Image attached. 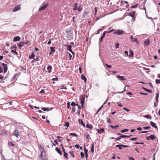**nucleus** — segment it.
<instances>
[{"label":"nucleus","instance_id":"obj_30","mask_svg":"<svg viewBox=\"0 0 160 160\" xmlns=\"http://www.w3.org/2000/svg\"><path fill=\"white\" fill-rule=\"evenodd\" d=\"M82 8L81 6H80L79 8H77V10L79 12H80L82 11Z\"/></svg>","mask_w":160,"mask_h":160},{"label":"nucleus","instance_id":"obj_8","mask_svg":"<svg viewBox=\"0 0 160 160\" xmlns=\"http://www.w3.org/2000/svg\"><path fill=\"white\" fill-rule=\"evenodd\" d=\"M2 66H3L4 68V73H6L8 70V68L7 67V65L6 64L2 63Z\"/></svg>","mask_w":160,"mask_h":160},{"label":"nucleus","instance_id":"obj_29","mask_svg":"<svg viewBox=\"0 0 160 160\" xmlns=\"http://www.w3.org/2000/svg\"><path fill=\"white\" fill-rule=\"evenodd\" d=\"M144 90H145L146 91L149 93H152V91L151 90H149L148 89L145 88H144Z\"/></svg>","mask_w":160,"mask_h":160},{"label":"nucleus","instance_id":"obj_41","mask_svg":"<svg viewBox=\"0 0 160 160\" xmlns=\"http://www.w3.org/2000/svg\"><path fill=\"white\" fill-rule=\"evenodd\" d=\"M103 105H102L98 109V111H97V113H98V112H99L100 110L102 109V108L103 107Z\"/></svg>","mask_w":160,"mask_h":160},{"label":"nucleus","instance_id":"obj_7","mask_svg":"<svg viewBox=\"0 0 160 160\" xmlns=\"http://www.w3.org/2000/svg\"><path fill=\"white\" fill-rule=\"evenodd\" d=\"M146 138L148 140H154L155 138V137L154 135H151L149 137H147Z\"/></svg>","mask_w":160,"mask_h":160},{"label":"nucleus","instance_id":"obj_11","mask_svg":"<svg viewBox=\"0 0 160 160\" xmlns=\"http://www.w3.org/2000/svg\"><path fill=\"white\" fill-rule=\"evenodd\" d=\"M52 68L51 66L48 65L47 68V69L48 73H50L52 72Z\"/></svg>","mask_w":160,"mask_h":160},{"label":"nucleus","instance_id":"obj_59","mask_svg":"<svg viewBox=\"0 0 160 160\" xmlns=\"http://www.w3.org/2000/svg\"><path fill=\"white\" fill-rule=\"evenodd\" d=\"M138 4H136V5H133L132 6L131 8H135L137 6Z\"/></svg>","mask_w":160,"mask_h":160},{"label":"nucleus","instance_id":"obj_49","mask_svg":"<svg viewBox=\"0 0 160 160\" xmlns=\"http://www.w3.org/2000/svg\"><path fill=\"white\" fill-rule=\"evenodd\" d=\"M119 44L118 43H117L116 44L115 47L116 48H119Z\"/></svg>","mask_w":160,"mask_h":160},{"label":"nucleus","instance_id":"obj_28","mask_svg":"<svg viewBox=\"0 0 160 160\" xmlns=\"http://www.w3.org/2000/svg\"><path fill=\"white\" fill-rule=\"evenodd\" d=\"M70 155L72 157H74L75 156L73 151H70Z\"/></svg>","mask_w":160,"mask_h":160},{"label":"nucleus","instance_id":"obj_63","mask_svg":"<svg viewBox=\"0 0 160 160\" xmlns=\"http://www.w3.org/2000/svg\"><path fill=\"white\" fill-rule=\"evenodd\" d=\"M70 107V103L69 102H68L67 103V107L68 108H69Z\"/></svg>","mask_w":160,"mask_h":160},{"label":"nucleus","instance_id":"obj_34","mask_svg":"<svg viewBox=\"0 0 160 160\" xmlns=\"http://www.w3.org/2000/svg\"><path fill=\"white\" fill-rule=\"evenodd\" d=\"M116 147H118L120 149H122V145H117L116 146Z\"/></svg>","mask_w":160,"mask_h":160},{"label":"nucleus","instance_id":"obj_43","mask_svg":"<svg viewBox=\"0 0 160 160\" xmlns=\"http://www.w3.org/2000/svg\"><path fill=\"white\" fill-rule=\"evenodd\" d=\"M11 52H12L13 53H14L16 55H17L18 54V52H16V51L15 50H12Z\"/></svg>","mask_w":160,"mask_h":160},{"label":"nucleus","instance_id":"obj_12","mask_svg":"<svg viewBox=\"0 0 160 160\" xmlns=\"http://www.w3.org/2000/svg\"><path fill=\"white\" fill-rule=\"evenodd\" d=\"M117 77L118 78H119V80L120 81H124L126 79V78H124V76H120L118 75L117 76Z\"/></svg>","mask_w":160,"mask_h":160},{"label":"nucleus","instance_id":"obj_25","mask_svg":"<svg viewBox=\"0 0 160 160\" xmlns=\"http://www.w3.org/2000/svg\"><path fill=\"white\" fill-rule=\"evenodd\" d=\"M8 144L10 146L12 147L14 146V144L12 142H9Z\"/></svg>","mask_w":160,"mask_h":160},{"label":"nucleus","instance_id":"obj_61","mask_svg":"<svg viewBox=\"0 0 160 160\" xmlns=\"http://www.w3.org/2000/svg\"><path fill=\"white\" fill-rule=\"evenodd\" d=\"M81 106H80V105L79 106H78V110H81Z\"/></svg>","mask_w":160,"mask_h":160},{"label":"nucleus","instance_id":"obj_26","mask_svg":"<svg viewBox=\"0 0 160 160\" xmlns=\"http://www.w3.org/2000/svg\"><path fill=\"white\" fill-rule=\"evenodd\" d=\"M106 33H107V32L106 31H104V32L102 33V36L101 37V39H102L104 38V37H105V36Z\"/></svg>","mask_w":160,"mask_h":160},{"label":"nucleus","instance_id":"obj_60","mask_svg":"<svg viewBox=\"0 0 160 160\" xmlns=\"http://www.w3.org/2000/svg\"><path fill=\"white\" fill-rule=\"evenodd\" d=\"M75 111V108L73 107L72 108V111L74 112Z\"/></svg>","mask_w":160,"mask_h":160},{"label":"nucleus","instance_id":"obj_1","mask_svg":"<svg viewBox=\"0 0 160 160\" xmlns=\"http://www.w3.org/2000/svg\"><path fill=\"white\" fill-rule=\"evenodd\" d=\"M124 33V31L122 30H115L113 32V34H117L119 35L123 34Z\"/></svg>","mask_w":160,"mask_h":160},{"label":"nucleus","instance_id":"obj_58","mask_svg":"<svg viewBox=\"0 0 160 160\" xmlns=\"http://www.w3.org/2000/svg\"><path fill=\"white\" fill-rule=\"evenodd\" d=\"M129 160H135L132 157H129Z\"/></svg>","mask_w":160,"mask_h":160},{"label":"nucleus","instance_id":"obj_21","mask_svg":"<svg viewBox=\"0 0 160 160\" xmlns=\"http://www.w3.org/2000/svg\"><path fill=\"white\" fill-rule=\"evenodd\" d=\"M143 117L149 119H151L152 118L149 115H144L143 116Z\"/></svg>","mask_w":160,"mask_h":160},{"label":"nucleus","instance_id":"obj_56","mask_svg":"<svg viewBox=\"0 0 160 160\" xmlns=\"http://www.w3.org/2000/svg\"><path fill=\"white\" fill-rule=\"evenodd\" d=\"M45 152H42L41 154V157H42V158H43L44 157H42L43 156V154L44 153V154Z\"/></svg>","mask_w":160,"mask_h":160},{"label":"nucleus","instance_id":"obj_42","mask_svg":"<svg viewBox=\"0 0 160 160\" xmlns=\"http://www.w3.org/2000/svg\"><path fill=\"white\" fill-rule=\"evenodd\" d=\"M107 122L109 123H111V120L109 118H107Z\"/></svg>","mask_w":160,"mask_h":160},{"label":"nucleus","instance_id":"obj_35","mask_svg":"<svg viewBox=\"0 0 160 160\" xmlns=\"http://www.w3.org/2000/svg\"><path fill=\"white\" fill-rule=\"evenodd\" d=\"M69 134L72 136H73L75 137H78V135L75 133H70Z\"/></svg>","mask_w":160,"mask_h":160},{"label":"nucleus","instance_id":"obj_6","mask_svg":"<svg viewBox=\"0 0 160 160\" xmlns=\"http://www.w3.org/2000/svg\"><path fill=\"white\" fill-rule=\"evenodd\" d=\"M135 13V11H133L131 13H129V15L133 19H134L133 21H134L135 20V18H134V15Z\"/></svg>","mask_w":160,"mask_h":160},{"label":"nucleus","instance_id":"obj_27","mask_svg":"<svg viewBox=\"0 0 160 160\" xmlns=\"http://www.w3.org/2000/svg\"><path fill=\"white\" fill-rule=\"evenodd\" d=\"M41 109L43 111H49V108H41Z\"/></svg>","mask_w":160,"mask_h":160},{"label":"nucleus","instance_id":"obj_32","mask_svg":"<svg viewBox=\"0 0 160 160\" xmlns=\"http://www.w3.org/2000/svg\"><path fill=\"white\" fill-rule=\"evenodd\" d=\"M69 122H66L64 124V126H66L67 127V128H68L69 127ZM67 128H66V129H67Z\"/></svg>","mask_w":160,"mask_h":160},{"label":"nucleus","instance_id":"obj_13","mask_svg":"<svg viewBox=\"0 0 160 160\" xmlns=\"http://www.w3.org/2000/svg\"><path fill=\"white\" fill-rule=\"evenodd\" d=\"M21 39V38L19 36H16L14 38L13 41H19Z\"/></svg>","mask_w":160,"mask_h":160},{"label":"nucleus","instance_id":"obj_54","mask_svg":"<svg viewBox=\"0 0 160 160\" xmlns=\"http://www.w3.org/2000/svg\"><path fill=\"white\" fill-rule=\"evenodd\" d=\"M150 128V127H143V128L145 129H149Z\"/></svg>","mask_w":160,"mask_h":160},{"label":"nucleus","instance_id":"obj_14","mask_svg":"<svg viewBox=\"0 0 160 160\" xmlns=\"http://www.w3.org/2000/svg\"><path fill=\"white\" fill-rule=\"evenodd\" d=\"M159 93L158 92H157L156 93V97L155 98V100L158 103V99L159 98Z\"/></svg>","mask_w":160,"mask_h":160},{"label":"nucleus","instance_id":"obj_5","mask_svg":"<svg viewBox=\"0 0 160 160\" xmlns=\"http://www.w3.org/2000/svg\"><path fill=\"white\" fill-rule=\"evenodd\" d=\"M21 9V8L20 5H18L16 6L13 10V12L17 11Z\"/></svg>","mask_w":160,"mask_h":160},{"label":"nucleus","instance_id":"obj_9","mask_svg":"<svg viewBox=\"0 0 160 160\" xmlns=\"http://www.w3.org/2000/svg\"><path fill=\"white\" fill-rule=\"evenodd\" d=\"M130 39L131 41L133 42H136L137 44H138V42L137 40V39L136 38H133V36L132 35L130 37Z\"/></svg>","mask_w":160,"mask_h":160},{"label":"nucleus","instance_id":"obj_31","mask_svg":"<svg viewBox=\"0 0 160 160\" xmlns=\"http://www.w3.org/2000/svg\"><path fill=\"white\" fill-rule=\"evenodd\" d=\"M77 3H75L74 4V8H73V10H77Z\"/></svg>","mask_w":160,"mask_h":160},{"label":"nucleus","instance_id":"obj_48","mask_svg":"<svg viewBox=\"0 0 160 160\" xmlns=\"http://www.w3.org/2000/svg\"><path fill=\"white\" fill-rule=\"evenodd\" d=\"M130 52L131 53V55H129V56L130 57H132L133 55V52L131 50H130Z\"/></svg>","mask_w":160,"mask_h":160},{"label":"nucleus","instance_id":"obj_37","mask_svg":"<svg viewBox=\"0 0 160 160\" xmlns=\"http://www.w3.org/2000/svg\"><path fill=\"white\" fill-rule=\"evenodd\" d=\"M64 156L67 158V159H68V154L66 153L65 152H64Z\"/></svg>","mask_w":160,"mask_h":160},{"label":"nucleus","instance_id":"obj_10","mask_svg":"<svg viewBox=\"0 0 160 160\" xmlns=\"http://www.w3.org/2000/svg\"><path fill=\"white\" fill-rule=\"evenodd\" d=\"M24 42H20L17 45L19 48H22L24 45Z\"/></svg>","mask_w":160,"mask_h":160},{"label":"nucleus","instance_id":"obj_51","mask_svg":"<svg viewBox=\"0 0 160 160\" xmlns=\"http://www.w3.org/2000/svg\"><path fill=\"white\" fill-rule=\"evenodd\" d=\"M126 137V136L125 135H121L120 137V138H125Z\"/></svg>","mask_w":160,"mask_h":160},{"label":"nucleus","instance_id":"obj_17","mask_svg":"<svg viewBox=\"0 0 160 160\" xmlns=\"http://www.w3.org/2000/svg\"><path fill=\"white\" fill-rule=\"evenodd\" d=\"M56 151L60 155L62 154V152L57 147H56L55 148Z\"/></svg>","mask_w":160,"mask_h":160},{"label":"nucleus","instance_id":"obj_20","mask_svg":"<svg viewBox=\"0 0 160 160\" xmlns=\"http://www.w3.org/2000/svg\"><path fill=\"white\" fill-rule=\"evenodd\" d=\"M84 98H83L82 99H81V101H80V103L82 105V107H83L84 106Z\"/></svg>","mask_w":160,"mask_h":160},{"label":"nucleus","instance_id":"obj_24","mask_svg":"<svg viewBox=\"0 0 160 160\" xmlns=\"http://www.w3.org/2000/svg\"><path fill=\"white\" fill-rule=\"evenodd\" d=\"M94 144L93 143H92V147L91 148V151L92 153L94 152Z\"/></svg>","mask_w":160,"mask_h":160},{"label":"nucleus","instance_id":"obj_52","mask_svg":"<svg viewBox=\"0 0 160 160\" xmlns=\"http://www.w3.org/2000/svg\"><path fill=\"white\" fill-rule=\"evenodd\" d=\"M137 139V138H132L130 139V140H131V141H134V140H136Z\"/></svg>","mask_w":160,"mask_h":160},{"label":"nucleus","instance_id":"obj_15","mask_svg":"<svg viewBox=\"0 0 160 160\" xmlns=\"http://www.w3.org/2000/svg\"><path fill=\"white\" fill-rule=\"evenodd\" d=\"M19 131L18 130H16L14 132V135L15 136L17 137H18L19 136L18 135Z\"/></svg>","mask_w":160,"mask_h":160},{"label":"nucleus","instance_id":"obj_16","mask_svg":"<svg viewBox=\"0 0 160 160\" xmlns=\"http://www.w3.org/2000/svg\"><path fill=\"white\" fill-rule=\"evenodd\" d=\"M150 124L153 127L156 128H158L156 126V124L153 122L152 121L150 122Z\"/></svg>","mask_w":160,"mask_h":160},{"label":"nucleus","instance_id":"obj_4","mask_svg":"<svg viewBox=\"0 0 160 160\" xmlns=\"http://www.w3.org/2000/svg\"><path fill=\"white\" fill-rule=\"evenodd\" d=\"M150 41L149 40V39L147 40H146L144 41V45L145 47H146L148 45H149L150 44Z\"/></svg>","mask_w":160,"mask_h":160},{"label":"nucleus","instance_id":"obj_57","mask_svg":"<svg viewBox=\"0 0 160 160\" xmlns=\"http://www.w3.org/2000/svg\"><path fill=\"white\" fill-rule=\"evenodd\" d=\"M75 147L76 148H78L80 147V146L79 144H76L75 145Z\"/></svg>","mask_w":160,"mask_h":160},{"label":"nucleus","instance_id":"obj_45","mask_svg":"<svg viewBox=\"0 0 160 160\" xmlns=\"http://www.w3.org/2000/svg\"><path fill=\"white\" fill-rule=\"evenodd\" d=\"M81 156L82 158H83L84 157V153L82 152H81L80 153Z\"/></svg>","mask_w":160,"mask_h":160},{"label":"nucleus","instance_id":"obj_39","mask_svg":"<svg viewBox=\"0 0 160 160\" xmlns=\"http://www.w3.org/2000/svg\"><path fill=\"white\" fill-rule=\"evenodd\" d=\"M128 129H124V130H122L121 132H122V133H123V132H127V131H128Z\"/></svg>","mask_w":160,"mask_h":160},{"label":"nucleus","instance_id":"obj_53","mask_svg":"<svg viewBox=\"0 0 160 160\" xmlns=\"http://www.w3.org/2000/svg\"><path fill=\"white\" fill-rule=\"evenodd\" d=\"M84 153H87L88 150L85 147L84 148Z\"/></svg>","mask_w":160,"mask_h":160},{"label":"nucleus","instance_id":"obj_46","mask_svg":"<svg viewBox=\"0 0 160 160\" xmlns=\"http://www.w3.org/2000/svg\"><path fill=\"white\" fill-rule=\"evenodd\" d=\"M61 146L62 147V151H63V152H65V149L64 148V147H63V146L62 145V144H61Z\"/></svg>","mask_w":160,"mask_h":160},{"label":"nucleus","instance_id":"obj_19","mask_svg":"<svg viewBox=\"0 0 160 160\" xmlns=\"http://www.w3.org/2000/svg\"><path fill=\"white\" fill-rule=\"evenodd\" d=\"M81 78L82 79L84 80V81L85 82H86V80H87V78H86V77L85 76H84L83 74H82L81 76Z\"/></svg>","mask_w":160,"mask_h":160},{"label":"nucleus","instance_id":"obj_38","mask_svg":"<svg viewBox=\"0 0 160 160\" xmlns=\"http://www.w3.org/2000/svg\"><path fill=\"white\" fill-rule=\"evenodd\" d=\"M84 134L86 136V138L87 139L89 138V134H88V133H85Z\"/></svg>","mask_w":160,"mask_h":160},{"label":"nucleus","instance_id":"obj_55","mask_svg":"<svg viewBox=\"0 0 160 160\" xmlns=\"http://www.w3.org/2000/svg\"><path fill=\"white\" fill-rule=\"evenodd\" d=\"M106 65L107 66V67L108 68H110L112 67V66L109 65L107 64H106Z\"/></svg>","mask_w":160,"mask_h":160},{"label":"nucleus","instance_id":"obj_23","mask_svg":"<svg viewBox=\"0 0 160 160\" xmlns=\"http://www.w3.org/2000/svg\"><path fill=\"white\" fill-rule=\"evenodd\" d=\"M35 57V55L34 54V53H32L31 55H30L29 56V58L30 59H31L32 58H33L34 57Z\"/></svg>","mask_w":160,"mask_h":160},{"label":"nucleus","instance_id":"obj_3","mask_svg":"<svg viewBox=\"0 0 160 160\" xmlns=\"http://www.w3.org/2000/svg\"><path fill=\"white\" fill-rule=\"evenodd\" d=\"M66 47H67L68 50V51H69L70 52H71V53L73 55V57H74V52H73L71 49L72 46L71 45L67 44L66 45Z\"/></svg>","mask_w":160,"mask_h":160},{"label":"nucleus","instance_id":"obj_22","mask_svg":"<svg viewBox=\"0 0 160 160\" xmlns=\"http://www.w3.org/2000/svg\"><path fill=\"white\" fill-rule=\"evenodd\" d=\"M78 122L80 123H81L82 125L84 127L85 126V124L82 121L81 119H79L78 120Z\"/></svg>","mask_w":160,"mask_h":160},{"label":"nucleus","instance_id":"obj_36","mask_svg":"<svg viewBox=\"0 0 160 160\" xmlns=\"http://www.w3.org/2000/svg\"><path fill=\"white\" fill-rule=\"evenodd\" d=\"M50 48L51 50V51L52 52H55V48L54 47H51Z\"/></svg>","mask_w":160,"mask_h":160},{"label":"nucleus","instance_id":"obj_64","mask_svg":"<svg viewBox=\"0 0 160 160\" xmlns=\"http://www.w3.org/2000/svg\"><path fill=\"white\" fill-rule=\"evenodd\" d=\"M124 52L125 53V54L127 56H128V51H124Z\"/></svg>","mask_w":160,"mask_h":160},{"label":"nucleus","instance_id":"obj_2","mask_svg":"<svg viewBox=\"0 0 160 160\" xmlns=\"http://www.w3.org/2000/svg\"><path fill=\"white\" fill-rule=\"evenodd\" d=\"M48 3H45L42 6H41L39 9L38 11H40L41 10H44L48 6Z\"/></svg>","mask_w":160,"mask_h":160},{"label":"nucleus","instance_id":"obj_62","mask_svg":"<svg viewBox=\"0 0 160 160\" xmlns=\"http://www.w3.org/2000/svg\"><path fill=\"white\" fill-rule=\"evenodd\" d=\"M3 78V76H2L1 74H0V79H2Z\"/></svg>","mask_w":160,"mask_h":160},{"label":"nucleus","instance_id":"obj_18","mask_svg":"<svg viewBox=\"0 0 160 160\" xmlns=\"http://www.w3.org/2000/svg\"><path fill=\"white\" fill-rule=\"evenodd\" d=\"M86 127L88 128H89L91 129L93 127L91 124H87L86 125Z\"/></svg>","mask_w":160,"mask_h":160},{"label":"nucleus","instance_id":"obj_44","mask_svg":"<svg viewBox=\"0 0 160 160\" xmlns=\"http://www.w3.org/2000/svg\"><path fill=\"white\" fill-rule=\"evenodd\" d=\"M54 146H55V145L52 142H51V144L50 145V146H48V147H52Z\"/></svg>","mask_w":160,"mask_h":160},{"label":"nucleus","instance_id":"obj_50","mask_svg":"<svg viewBox=\"0 0 160 160\" xmlns=\"http://www.w3.org/2000/svg\"><path fill=\"white\" fill-rule=\"evenodd\" d=\"M123 109L127 112H128L130 111L129 109L126 108L125 107H124Z\"/></svg>","mask_w":160,"mask_h":160},{"label":"nucleus","instance_id":"obj_33","mask_svg":"<svg viewBox=\"0 0 160 160\" xmlns=\"http://www.w3.org/2000/svg\"><path fill=\"white\" fill-rule=\"evenodd\" d=\"M59 87H60V88L61 89H67L66 87H65L64 86H62V85L61 86H59Z\"/></svg>","mask_w":160,"mask_h":160},{"label":"nucleus","instance_id":"obj_40","mask_svg":"<svg viewBox=\"0 0 160 160\" xmlns=\"http://www.w3.org/2000/svg\"><path fill=\"white\" fill-rule=\"evenodd\" d=\"M156 82L157 84H160V79H156Z\"/></svg>","mask_w":160,"mask_h":160},{"label":"nucleus","instance_id":"obj_47","mask_svg":"<svg viewBox=\"0 0 160 160\" xmlns=\"http://www.w3.org/2000/svg\"><path fill=\"white\" fill-rule=\"evenodd\" d=\"M71 105L73 107L75 106L76 105V103L74 102H72L71 103Z\"/></svg>","mask_w":160,"mask_h":160}]
</instances>
